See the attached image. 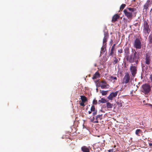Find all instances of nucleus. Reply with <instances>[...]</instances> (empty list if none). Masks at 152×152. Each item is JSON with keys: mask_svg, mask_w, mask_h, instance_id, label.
<instances>
[{"mask_svg": "<svg viewBox=\"0 0 152 152\" xmlns=\"http://www.w3.org/2000/svg\"><path fill=\"white\" fill-rule=\"evenodd\" d=\"M140 58L139 53L135 50L132 54L127 56L126 58L127 61L129 63L132 64L134 63V64L136 65L138 64Z\"/></svg>", "mask_w": 152, "mask_h": 152, "instance_id": "1", "label": "nucleus"}, {"mask_svg": "<svg viewBox=\"0 0 152 152\" xmlns=\"http://www.w3.org/2000/svg\"><path fill=\"white\" fill-rule=\"evenodd\" d=\"M136 10V9L134 8L127 7L124 10L123 12L128 19L131 20L133 18V13Z\"/></svg>", "mask_w": 152, "mask_h": 152, "instance_id": "2", "label": "nucleus"}, {"mask_svg": "<svg viewBox=\"0 0 152 152\" xmlns=\"http://www.w3.org/2000/svg\"><path fill=\"white\" fill-rule=\"evenodd\" d=\"M143 32L145 34H148L151 31L148 25V20L145 19L144 20L143 26Z\"/></svg>", "mask_w": 152, "mask_h": 152, "instance_id": "3", "label": "nucleus"}, {"mask_svg": "<svg viewBox=\"0 0 152 152\" xmlns=\"http://www.w3.org/2000/svg\"><path fill=\"white\" fill-rule=\"evenodd\" d=\"M137 65L131 64L129 68V70L131 74V78H133L134 79V77L136 76L137 72Z\"/></svg>", "mask_w": 152, "mask_h": 152, "instance_id": "4", "label": "nucleus"}, {"mask_svg": "<svg viewBox=\"0 0 152 152\" xmlns=\"http://www.w3.org/2000/svg\"><path fill=\"white\" fill-rule=\"evenodd\" d=\"M142 90L145 94H148L151 91V87L150 85L148 84H145L142 86Z\"/></svg>", "mask_w": 152, "mask_h": 152, "instance_id": "5", "label": "nucleus"}, {"mask_svg": "<svg viewBox=\"0 0 152 152\" xmlns=\"http://www.w3.org/2000/svg\"><path fill=\"white\" fill-rule=\"evenodd\" d=\"M145 63L147 65L150 64L151 60V54L149 53H146L145 57Z\"/></svg>", "mask_w": 152, "mask_h": 152, "instance_id": "6", "label": "nucleus"}, {"mask_svg": "<svg viewBox=\"0 0 152 152\" xmlns=\"http://www.w3.org/2000/svg\"><path fill=\"white\" fill-rule=\"evenodd\" d=\"M131 79H133V78H131V77H130L129 73L127 72L126 73L123 78V83L127 84L129 82Z\"/></svg>", "mask_w": 152, "mask_h": 152, "instance_id": "7", "label": "nucleus"}, {"mask_svg": "<svg viewBox=\"0 0 152 152\" xmlns=\"http://www.w3.org/2000/svg\"><path fill=\"white\" fill-rule=\"evenodd\" d=\"M152 5V1L150 0H147L146 3L143 6V10L147 12L149 10V7H151Z\"/></svg>", "mask_w": 152, "mask_h": 152, "instance_id": "8", "label": "nucleus"}, {"mask_svg": "<svg viewBox=\"0 0 152 152\" xmlns=\"http://www.w3.org/2000/svg\"><path fill=\"white\" fill-rule=\"evenodd\" d=\"M134 46L136 49H140L141 48V42L139 39L137 38L135 40Z\"/></svg>", "mask_w": 152, "mask_h": 152, "instance_id": "9", "label": "nucleus"}, {"mask_svg": "<svg viewBox=\"0 0 152 152\" xmlns=\"http://www.w3.org/2000/svg\"><path fill=\"white\" fill-rule=\"evenodd\" d=\"M118 91H116L115 92H112L108 96L107 98L108 99L112 100L113 98L116 97L118 94Z\"/></svg>", "mask_w": 152, "mask_h": 152, "instance_id": "10", "label": "nucleus"}, {"mask_svg": "<svg viewBox=\"0 0 152 152\" xmlns=\"http://www.w3.org/2000/svg\"><path fill=\"white\" fill-rule=\"evenodd\" d=\"M109 34L107 32H104V37L103 40V45L106 44L107 45V39L109 38Z\"/></svg>", "mask_w": 152, "mask_h": 152, "instance_id": "11", "label": "nucleus"}, {"mask_svg": "<svg viewBox=\"0 0 152 152\" xmlns=\"http://www.w3.org/2000/svg\"><path fill=\"white\" fill-rule=\"evenodd\" d=\"M102 114L98 115L95 117V121H94L95 123H98L99 120H101L102 119Z\"/></svg>", "mask_w": 152, "mask_h": 152, "instance_id": "12", "label": "nucleus"}, {"mask_svg": "<svg viewBox=\"0 0 152 152\" xmlns=\"http://www.w3.org/2000/svg\"><path fill=\"white\" fill-rule=\"evenodd\" d=\"M120 16L117 14L115 15L112 18V22H115L117 20V19L119 18Z\"/></svg>", "mask_w": 152, "mask_h": 152, "instance_id": "13", "label": "nucleus"}, {"mask_svg": "<svg viewBox=\"0 0 152 152\" xmlns=\"http://www.w3.org/2000/svg\"><path fill=\"white\" fill-rule=\"evenodd\" d=\"M106 44H105L104 45H103V46L101 48V54H103L104 53V52L106 50Z\"/></svg>", "mask_w": 152, "mask_h": 152, "instance_id": "14", "label": "nucleus"}, {"mask_svg": "<svg viewBox=\"0 0 152 152\" xmlns=\"http://www.w3.org/2000/svg\"><path fill=\"white\" fill-rule=\"evenodd\" d=\"M81 149L83 152H90L89 148L86 146L82 147Z\"/></svg>", "mask_w": 152, "mask_h": 152, "instance_id": "15", "label": "nucleus"}, {"mask_svg": "<svg viewBox=\"0 0 152 152\" xmlns=\"http://www.w3.org/2000/svg\"><path fill=\"white\" fill-rule=\"evenodd\" d=\"M100 75L99 73L98 72H96L92 78L93 79H96L97 78L99 77Z\"/></svg>", "mask_w": 152, "mask_h": 152, "instance_id": "16", "label": "nucleus"}, {"mask_svg": "<svg viewBox=\"0 0 152 152\" xmlns=\"http://www.w3.org/2000/svg\"><path fill=\"white\" fill-rule=\"evenodd\" d=\"M117 78L116 77L111 76L109 77V80L111 81H113L114 80L113 82H115V80H117Z\"/></svg>", "mask_w": 152, "mask_h": 152, "instance_id": "17", "label": "nucleus"}, {"mask_svg": "<svg viewBox=\"0 0 152 152\" xmlns=\"http://www.w3.org/2000/svg\"><path fill=\"white\" fill-rule=\"evenodd\" d=\"M80 99L82 102H86L87 100V98L84 96H80Z\"/></svg>", "mask_w": 152, "mask_h": 152, "instance_id": "18", "label": "nucleus"}, {"mask_svg": "<svg viewBox=\"0 0 152 152\" xmlns=\"http://www.w3.org/2000/svg\"><path fill=\"white\" fill-rule=\"evenodd\" d=\"M107 107V108H111L113 107V104L110 103L109 102H107L106 103Z\"/></svg>", "mask_w": 152, "mask_h": 152, "instance_id": "19", "label": "nucleus"}, {"mask_svg": "<svg viewBox=\"0 0 152 152\" xmlns=\"http://www.w3.org/2000/svg\"><path fill=\"white\" fill-rule=\"evenodd\" d=\"M148 40L149 41V43L152 44V34H150L148 37Z\"/></svg>", "mask_w": 152, "mask_h": 152, "instance_id": "20", "label": "nucleus"}, {"mask_svg": "<svg viewBox=\"0 0 152 152\" xmlns=\"http://www.w3.org/2000/svg\"><path fill=\"white\" fill-rule=\"evenodd\" d=\"M100 91L101 93V94L102 95L104 96V95H106V94H107L108 93V91H104V90L101 91L100 90Z\"/></svg>", "mask_w": 152, "mask_h": 152, "instance_id": "21", "label": "nucleus"}, {"mask_svg": "<svg viewBox=\"0 0 152 152\" xmlns=\"http://www.w3.org/2000/svg\"><path fill=\"white\" fill-rule=\"evenodd\" d=\"M118 62V59L116 57H115L114 58V59L113 60V64H115Z\"/></svg>", "mask_w": 152, "mask_h": 152, "instance_id": "22", "label": "nucleus"}, {"mask_svg": "<svg viewBox=\"0 0 152 152\" xmlns=\"http://www.w3.org/2000/svg\"><path fill=\"white\" fill-rule=\"evenodd\" d=\"M142 132L141 130L140 129H137L135 131V134L138 136H140L139 134Z\"/></svg>", "mask_w": 152, "mask_h": 152, "instance_id": "23", "label": "nucleus"}, {"mask_svg": "<svg viewBox=\"0 0 152 152\" xmlns=\"http://www.w3.org/2000/svg\"><path fill=\"white\" fill-rule=\"evenodd\" d=\"M108 85L107 84H102L100 86V87L102 89L105 88L107 86H108Z\"/></svg>", "mask_w": 152, "mask_h": 152, "instance_id": "24", "label": "nucleus"}, {"mask_svg": "<svg viewBox=\"0 0 152 152\" xmlns=\"http://www.w3.org/2000/svg\"><path fill=\"white\" fill-rule=\"evenodd\" d=\"M126 6V5L125 4H122L120 7V10H122Z\"/></svg>", "mask_w": 152, "mask_h": 152, "instance_id": "25", "label": "nucleus"}, {"mask_svg": "<svg viewBox=\"0 0 152 152\" xmlns=\"http://www.w3.org/2000/svg\"><path fill=\"white\" fill-rule=\"evenodd\" d=\"M91 110L92 112H95V111L97 110H96L95 106L94 105H93L91 106Z\"/></svg>", "mask_w": 152, "mask_h": 152, "instance_id": "26", "label": "nucleus"}, {"mask_svg": "<svg viewBox=\"0 0 152 152\" xmlns=\"http://www.w3.org/2000/svg\"><path fill=\"white\" fill-rule=\"evenodd\" d=\"M101 99L102 103H105L107 102L104 98H102Z\"/></svg>", "mask_w": 152, "mask_h": 152, "instance_id": "27", "label": "nucleus"}, {"mask_svg": "<svg viewBox=\"0 0 152 152\" xmlns=\"http://www.w3.org/2000/svg\"><path fill=\"white\" fill-rule=\"evenodd\" d=\"M116 150L114 148H112L108 150L109 152H115Z\"/></svg>", "mask_w": 152, "mask_h": 152, "instance_id": "28", "label": "nucleus"}, {"mask_svg": "<svg viewBox=\"0 0 152 152\" xmlns=\"http://www.w3.org/2000/svg\"><path fill=\"white\" fill-rule=\"evenodd\" d=\"M113 53H114L113 50H111V52L109 54V56H111L112 57H113Z\"/></svg>", "mask_w": 152, "mask_h": 152, "instance_id": "29", "label": "nucleus"}, {"mask_svg": "<svg viewBox=\"0 0 152 152\" xmlns=\"http://www.w3.org/2000/svg\"><path fill=\"white\" fill-rule=\"evenodd\" d=\"M93 104L96 105L97 104V101L95 99H94L93 102Z\"/></svg>", "mask_w": 152, "mask_h": 152, "instance_id": "30", "label": "nucleus"}, {"mask_svg": "<svg viewBox=\"0 0 152 152\" xmlns=\"http://www.w3.org/2000/svg\"><path fill=\"white\" fill-rule=\"evenodd\" d=\"M85 102H82L81 103H80V105L82 106H83V107H84L85 106Z\"/></svg>", "mask_w": 152, "mask_h": 152, "instance_id": "31", "label": "nucleus"}, {"mask_svg": "<svg viewBox=\"0 0 152 152\" xmlns=\"http://www.w3.org/2000/svg\"><path fill=\"white\" fill-rule=\"evenodd\" d=\"M93 112L92 114L93 116H94L97 114V110L95 111V112Z\"/></svg>", "mask_w": 152, "mask_h": 152, "instance_id": "32", "label": "nucleus"}, {"mask_svg": "<svg viewBox=\"0 0 152 152\" xmlns=\"http://www.w3.org/2000/svg\"><path fill=\"white\" fill-rule=\"evenodd\" d=\"M115 45V44H114L112 46V48H111V50H114Z\"/></svg>", "mask_w": 152, "mask_h": 152, "instance_id": "33", "label": "nucleus"}, {"mask_svg": "<svg viewBox=\"0 0 152 152\" xmlns=\"http://www.w3.org/2000/svg\"><path fill=\"white\" fill-rule=\"evenodd\" d=\"M118 53H122V49H121L118 50Z\"/></svg>", "mask_w": 152, "mask_h": 152, "instance_id": "34", "label": "nucleus"}, {"mask_svg": "<svg viewBox=\"0 0 152 152\" xmlns=\"http://www.w3.org/2000/svg\"><path fill=\"white\" fill-rule=\"evenodd\" d=\"M102 83L104 84H107L105 80H103L102 81Z\"/></svg>", "mask_w": 152, "mask_h": 152, "instance_id": "35", "label": "nucleus"}, {"mask_svg": "<svg viewBox=\"0 0 152 152\" xmlns=\"http://www.w3.org/2000/svg\"><path fill=\"white\" fill-rule=\"evenodd\" d=\"M149 145L151 147H152V144L151 143L149 142Z\"/></svg>", "mask_w": 152, "mask_h": 152, "instance_id": "36", "label": "nucleus"}, {"mask_svg": "<svg viewBox=\"0 0 152 152\" xmlns=\"http://www.w3.org/2000/svg\"><path fill=\"white\" fill-rule=\"evenodd\" d=\"M101 99V100H99L98 103L99 104H100L101 103H102Z\"/></svg>", "mask_w": 152, "mask_h": 152, "instance_id": "37", "label": "nucleus"}, {"mask_svg": "<svg viewBox=\"0 0 152 152\" xmlns=\"http://www.w3.org/2000/svg\"><path fill=\"white\" fill-rule=\"evenodd\" d=\"M88 113H89V114H91V113H92V111H91V110H89V111H88Z\"/></svg>", "mask_w": 152, "mask_h": 152, "instance_id": "38", "label": "nucleus"}, {"mask_svg": "<svg viewBox=\"0 0 152 152\" xmlns=\"http://www.w3.org/2000/svg\"><path fill=\"white\" fill-rule=\"evenodd\" d=\"M148 105H149V106H151L152 108V104H148Z\"/></svg>", "mask_w": 152, "mask_h": 152, "instance_id": "39", "label": "nucleus"}, {"mask_svg": "<svg viewBox=\"0 0 152 152\" xmlns=\"http://www.w3.org/2000/svg\"><path fill=\"white\" fill-rule=\"evenodd\" d=\"M94 66H97L96 64H94Z\"/></svg>", "mask_w": 152, "mask_h": 152, "instance_id": "40", "label": "nucleus"}, {"mask_svg": "<svg viewBox=\"0 0 152 152\" xmlns=\"http://www.w3.org/2000/svg\"><path fill=\"white\" fill-rule=\"evenodd\" d=\"M116 147V145H115L114 146V148H115Z\"/></svg>", "mask_w": 152, "mask_h": 152, "instance_id": "41", "label": "nucleus"}, {"mask_svg": "<svg viewBox=\"0 0 152 152\" xmlns=\"http://www.w3.org/2000/svg\"><path fill=\"white\" fill-rule=\"evenodd\" d=\"M93 120H94V118H95L94 117H93Z\"/></svg>", "mask_w": 152, "mask_h": 152, "instance_id": "42", "label": "nucleus"}, {"mask_svg": "<svg viewBox=\"0 0 152 152\" xmlns=\"http://www.w3.org/2000/svg\"><path fill=\"white\" fill-rule=\"evenodd\" d=\"M112 40L111 39V42H112Z\"/></svg>", "mask_w": 152, "mask_h": 152, "instance_id": "43", "label": "nucleus"}]
</instances>
